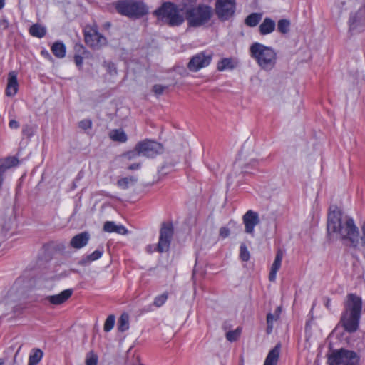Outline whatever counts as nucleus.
<instances>
[{"mask_svg":"<svg viewBox=\"0 0 365 365\" xmlns=\"http://www.w3.org/2000/svg\"><path fill=\"white\" fill-rule=\"evenodd\" d=\"M327 230L329 233H335L351 245L356 247L359 241V232L354 220L349 216L334 210L328 215Z\"/></svg>","mask_w":365,"mask_h":365,"instance_id":"1","label":"nucleus"},{"mask_svg":"<svg viewBox=\"0 0 365 365\" xmlns=\"http://www.w3.org/2000/svg\"><path fill=\"white\" fill-rule=\"evenodd\" d=\"M361 309V298L356 294H349L344 302V310L341 317V323L346 331L352 333L358 329Z\"/></svg>","mask_w":365,"mask_h":365,"instance_id":"2","label":"nucleus"},{"mask_svg":"<svg viewBox=\"0 0 365 365\" xmlns=\"http://www.w3.org/2000/svg\"><path fill=\"white\" fill-rule=\"evenodd\" d=\"M158 20L171 26L182 24L185 20V6H176L168 2L154 11Z\"/></svg>","mask_w":365,"mask_h":365,"instance_id":"3","label":"nucleus"},{"mask_svg":"<svg viewBox=\"0 0 365 365\" xmlns=\"http://www.w3.org/2000/svg\"><path fill=\"white\" fill-rule=\"evenodd\" d=\"M250 55L256 60L258 65L264 70H272L277 61V53L271 47L259 43H255L250 46Z\"/></svg>","mask_w":365,"mask_h":365,"instance_id":"4","label":"nucleus"},{"mask_svg":"<svg viewBox=\"0 0 365 365\" xmlns=\"http://www.w3.org/2000/svg\"><path fill=\"white\" fill-rule=\"evenodd\" d=\"M185 15L190 26H200L210 20L212 11L207 6H199L197 8L185 6Z\"/></svg>","mask_w":365,"mask_h":365,"instance_id":"5","label":"nucleus"},{"mask_svg":"<svg viewBox=\"0 0 365 365\" xmlns=\"http://www.w3.org/2000/svg\"><path fill=\"white\" fill-rule=\"evenodd\" d=\"M359 361L356 352L344 349L334 350L328 357L329 365H359Z\"/></svg>","mask_w":365,"mask_h":365,"instance_id":"6","label":"nucleus"},{"mask_svg":"<svg viewBox=\"0 0 365 365\" xmlns=\"http://www.w3.org/2000/svg\"><path fill=\"white\" fill-rule=\"evenodd\" d=\"M173 235V227L172 222H163L160 230L159 241L155 250L160 253L167 252L169 250Z\"/></svg>","mask_w":365,"mask_h":365,"instance_id":"7","label":"nucleus"},{"mask_svg":"<svg viewBox=\"0 0 365 365\" xmlns=\"http://www.w3.org/2000/svg\"><path fill=\"white\" fill-rule=\"evenodd\" d=\"M212 53L202 51L193 56L187 63V68L192 72H197L208 66L212 59Z\"/></svg>","mask_w":365,"mask_h":365,"instance_id":"8","label":"nucleus"},{"mask_svg":"<svg viewBox=\"0 0 365 365\" xmlns=\"http://www.w3.org/2000/svg\"><path fill=\"white\" fill-rule=\"evenodd\" d=\"M215 14L222 21L229 19L235 11V0H217Z\"/></svg>","mask_w":365,"mask_h":365,"instance_id":"9","label":"nucleus"},{"mask_svg":"<svg viewBox=\"0 0 365 365\" xmlns=\"http://www.w3.org/2000/svg\"><path fill=\"white\" fill-rule=\"evenodd\" d=\"M113 6L120 15L129 17H137V1L118 0L113 2Z\"/></svg>","mask_w":365,"mask_h":365,"instance_id":"10","label":"nucleus"},{"mask_svg":"<svg viewBox=\"0 0 365 365\" xmlns=\"http://www.w3.org/2000/svg\"><path fill=\"white\" fill-rule=\"evenodd\" d=\"M161 144L153 141L145 140L138 143V157L153 158L163 152Z\"/></svg>","mask_w":365,"mask_h":365,"instance_id":"11","label":"nucleus"},{"mask_svg":"<svg viewBox=\"0 0 365 365\" xmlns=\"http://www.w3.org/2000/svg\"><path fill=\"white\" fill-rule=\"evenodd\" d=\"M84 36L86 44L93 48H99L106 43V38L96 29L85 31Z\"/></svg>","mask_w":365,"mask_h":365,"instance_id":"12","label":"nucleus"},{"mask_svg":"<svg viewBox=\"0 0 365 365\" xmlns=\"http://www.w3.org/2000/svg\"><path fill=\"white\" fill-rule=\"evenodd\" d=\"M243 222L245 232L253 234L255 227L259 222L258 214L252 210H248L243 216Z\"/></svg>","mask_w":365,"mask_h":365,"instance_id":"13","label":"nucleus"},{"mask_svg":"<svg viewBox=\"0 0 365 365\" xmlns=\"http://www.w3.org/2000/svg\"><path fill=\"white\" fill-rule=\"evenodd\" d=\"M18 88L17 73L15 71H11L8 75L6 95L9 97L14 96L18 91Z\"/></svg>","mask_w":365,"mask_h":365,"instance_id":"14","label":"nucleus"},{"mask_svg":"<svg viewBox=\"0 0 365 365\" xmlns=\"http://www.w3.org/2000/svg\"><path fill=\"white\" fill-rule=\"evenodd\" d=\"M73 290L71 289H65L58 294L51 295L46 297L51 304L54 305H60L67 301L72 295Z\"/></svg>","mask_w":365,"mask_h":365,"instance_id":"15","label":"nucleus"},{"mask_svg":"<svg viewBox=\"0 0 365 365\" xmlns=\"http://www.w3.org/2000/svg\"><path fill=\"white\" fill-rule=\"evenodd\" d=\"M90 235L87 232H83L75 235L71 240L70 245L72 247L80 249L88 244Z\"/></svg>","mask_w":365,"mask_h":365,"instance_id":"16","label":"nucleus"},{"mask_svg":"<svg viewBox=\"0 0 365 365\" xmlns=\"http://www.w3.org/2000/svg\"><path fill=\"white\" fill-rule=\"evenodd\" d=\"M283 255V252L281 250H279L276 254L274 261L272 265L271 271L269 274V279L272 282H274L276 279L277 272L281 267Z\"/></svg>","mask_w":365,"mask_h":365,"instance_id":"17","label":"nucleus"},{"mask_svg":"<svg viewBox=\"0 0 365 365\" xmlns=\"http://www.w3.org/2000/svg\"><path fill=\"white\" fill-rule=\"evenodd\" d=\"M280 352V345H276L268 353L264 365H277Z\"/></svg>","mask_w":365,"mask_h":365,"instance_id":"18","label":"nucleus"},{"mask_svg":"<svg viewBox=\"0 0 365 365\" xmlns=\"http://www.w3.org/2000/svg\"><path fill=\"white\" fill-rule=\"evenodd\" d=\"M276 24L274 20L270 18H265L259 26V32L262 35H267L274 31Z\"/></svg>","mask_w":365,"mask_h":365,"instance_id":"19","label":"nucleus"},{"mask_svg":"<svg viewBox=\"0 0 365 365\" xmlns=\"http://www.w3.org/2000/svg\"><path fill=\"white\" fill-rule=\"evenodd\" d=\"M236 65V62L232 58H225L217 63V68L219 71L232 70L235 68Z\"/></svg>","mask_w":365,"mask_h":365,"instance_id":"20","label":"nucleus"},{"mask_svg":"<svg viewBox=\"0 0 365 365\" xmlns=\"http://www.w3.org/2000/svg\"><path fill=\"white\" fill-rule=\"evenodd\" d=\"M43 356V351L40 349H34L31 350L29 358L28 365H37Z\"/></svg>","mask_w":365,"mask_h":365,"instance_id":"21","label":"nucleus"},{"mask_svg":"<svg viewBox=\"0 0 365 365\" xmlns=\"http://www.w3.org/2000/svg\"><path fill=\"white\" fill-rule=\"evenodd\" d=\"M51 51L56 57L62 58L66 55V46L62 42L56 41L51 46Z\"/></svg>","mask_w":365,"mask_h":365,"instance_id":"22","label":"nucleus"},{"mask_svg":"<svg viewBox=\"0 0 365 365\" xmlns=\"http://www.w3.org/2000/svg\"><path fill=\"white\" fill-rule=\"evenodd\" d=\"M109 137L115 142L125 143L127 140V135L121 129L112 130L109 133Z\"/></svg>","mask_w":365,"mask_h":365,"instance_id":"23","label":"nucleus"},{"mask_svg":"<svg viewBox=\"0 0 365 365\" xmlns=\"http://www.w3.org/2000/svg\"><path fill=\"white\" fill-rule=\"evenodd\" d=\"M29 33L32 36L41 38L46 35V29L43 26L35 24L30 27Z\"/></svg>","mask_w":365,"mask_h":365,"instance_id":"24","label":"nucleus"},{"mask_svg":"<svg viewBox=\"0 0 365 365\" xmlns=\"http://www.w3.org/2000/svg\"><path fill=\"white\" fill-rule=\"evenodd\" d=\"M262 18V14L260 13H252L245 19V24L250 27L256 26Z\"/></svg>","mask_w":365,"mask_h":365,"instance_id":"25","label":"nucleus"},{"mask_svg":"<svg viewBox=\"0 0 365 365\" xmlns=\"http://www.w3.org/2000/svg\"><path fill=\"white\" fill-rule=\"evenodd\" d=\"M103 252V250L102 249L101 250L98 249V250H95L93 253H91V254L87 255L86 257L83 258L81 260L80 264L82 265H86L93 261L97 260L101 257Z\"/></svg>","mask_w":365,"mask_h":365,"instance_id":"26","label":"nucleus"},{"mask_svg":"<svg viewBox=\"0 0 365 365\" xmlns=\"http://www.w3.org/2000/svg\"><path fill=\"white\" fill-rule=\"evenodd\" d=\"M19 160L15 157H8L5 158L0 165V170L5 172L6 170L17 165Z\"/></svg>","mask_w":365,"mask_h":365,"instance_id":"27","label":"nucleus"},{"mask_svg":"<svg viewBox=\"0 0 365 365\" xmlns=\"http://www.w3.org/2000/svg\"><path fill=\"white\" fill-rule=\"evenodd\" d=\"M129 328V316L127 313H123L119 318L118 329L120 331H125Z\"/></svg>","mask_w":365,"mask_h":365,"instance_id":"28","label":"nucleus"},{"mask_svg":"<svg viewBox=\"0 0 365 365\" xmlns=\"http://www.w3.org/2000/svg\"><path fill=\"white\" fill-rule=\"evenodd\" d=\"M279 319V313H277V314H272V313H269L267 314V333L268 334H270L273 330V324L274 322H276L277 320H278Z\"/></svg>","mask_w":365,"mask_h":365,"instance_id":"29","label":"nucleus"},{"mask_svg":"<svg viewBox=\"0 0 365 365\" xmlns=\"http://www.w3.org/2000/svg\"><path fill=\"white\" fill-rule=\"evenodd\" d=\"M290 22L287 19H281L278 21L277 29L282 34H287L289 30Z\"/></svg>","mask_w":365,"mask_h":365,"instance_id":"30","label":"nucleus"},{"mask_svg":"<svg viewBox=\"0 0 365 365\" xmlns=\"http://www.w3.org/2000/svg\"><path fill=\"white\" fill-rule=\"evenodd\" d=\"M115 322V317L114 315H109L105 321L103 329L105 331H110L114 327Z\"/></svg>","mask_w":365,"mask_h":365,"instance_id":"31","label":"nucleus"},{"mask_svg":"<svg viewBox=\"0 0 365 365\" xmlns=\"http://www.w3.org/2000/svg\"><path fill=\"white\" fill-rule=\"evenodd\" d=\"M250 252L245 244H242L240 250V257L244 262H247L250 259Z\"/></svg>","mask_w":365,"mask_h":365,"instance_id":"32","label":"nucleus"},{"mask_svg":"<svg viewBox=\"0 0 365 365\" xmlns=\"http://www.w3.org/2000/svg\"><path fill=\"white\" fill-rule=\"evenodd\" d=\"M135 182V179L133 178H123L118 181V185L123 188L126 189L128 187L129 185L133 184Z\"/></svg>","mask_w":365,"mask_h":365,"instance_id":"33","label":"nucleus"},{"mask_svg":"<svg viewBox=\"0 0 365 365\" xmlns=\"http://www.w3.org/2000/svg\"><path fill=\"white\" fill-rule=\"evenodd\" d=\"M240 335V329H237L234 331H230L226 334V338L230 341H236Z\"/></svg>","mask_w":365,"mask_h":365,"instance_id":"34","label":"nucleus"},{"mask_svg":"<svg viewBox=\"0 0 365 365\" xmlns=\"http://www.w3.org/2000/svg\"><path fill=\"white\" fill-rule=\"evenodd\" d=\"M167 299H168V295L166 294H161L160 296H158L155 299L154 304L156 307H160V306H162L163 304H165V302H166Z\"/></svg>","mask_w":365,"mask_h":365,"instance_id":"35","label":"nucleus"},{"mask_svg":"<svg viewBox=\"0 0 365 365\" xmlns=\"http://www.w3.org/2000/svg\"><path fill=\"white\" fill-rule=\"evenodd\" d=\"M78 126L84 130L90 129L92 127V121L89 119L82 120L78 123Z\"/></svg>","mask_w":365,"mask_h":365,"instance_id":"36","label":"nucleus"},{"mask_svg":"<svg viewBox=\"0 0 365 365\" xmlns=\"http://www.w3.org/2000/svg\"><path fill=\"white\" fill-rule=\"evenodd\" d=\"M116 228V225L114 222L107 221L103 225V230L107 232H114V230Z\"/></svg>","mask_w":365,"mask_h":365,"instance_id":"37","label":"nucleus"},{"mask_svg":"<svg viewBox=\"0 0 365 365\" xmlns=\"http://www.w3.org/2000/svg\"><path fill=\"white\" fill-rule=\"evenodd\" d=\"M148 12V6L142 2L138 1V17L143 16Z\"/></svg>","mask_w":365,"mask_h":365,"instance_id":"38","label":"nucleus"},{"mask_svg":"<svg viewBox=\"0 0 365 365\" xmlns=\"http://www.w3.org/2000/svg\"><path fill=\"white\" fill-rule=\"evenodd\" d=\"M230 234V231L229 230V228L226 227H220V230H219V236L220 237H221L222 239H225L226 237H227Z\"/></svg>","mask_w":365,"mask_h":365,"instance_id":"39","label":"nucleus"},{"mask_svg":"<svg viewBox=\"0 0 365 365\" xmlns=\"http://www.w3.org/2000/svg\"><path fill=\"white\" fill-rule=\"evenodd\" d=\"M98 363V357L97 356L92 354L91 356L87 357L86 360V365H97Z\"/></svg>","mask_w":365,"mask_h":365,"instance_id":"40","label":"nucleus"},{"mask_svg":"<svg viewBox=\"0 0 365 365\" xmlns=\"http://www.w3.org/2000/svg\"><path fill=\"white\" fill-rule=\"evenodd\" d=\"M165 88V86L161 85H155L153 86V90L156 95H161L164 92Z\"/></svg>","mask_w":365,"mask_h":365,"instance_id":"41","label":"nucleus"},{"mask_svg":"<svg viewBox=\"0 0 365 365\" xmlns=\"http://www.w3.org/2000/svg\"><path fill=\"white\" fill-rule=\"evenodd\" d=\"M106 66L108 68V71L110 72V74H113V73H116V68L114 65V63L111 62L106 63Z\"/></svg>","mask_w":365,"mask_h":365,"instance_id":"42","label":"nucleus"},{"mask_svg":"<svg viewBox=\"0 0 365 365\" xmlns=\"http://www.w3.org/2000/svg\"><path fill=\"white\" fill-rule=\"evenodd\" d=\"M9 26V22L6 19H0V29L1 30H5Z\"/></svg>","mask_w":365,"mask_h":365,"instance_id":"43","label":"nucleus"},{"mask_svg":"<svg viewBox=\"0 0 365 365\" xmlns=\"http://www.w3.org/2000/svg\"><path fill=\"white\" fill-rule=\"evenodd\" d=\"M74 61L78 67H81L83 64V57L79 55H76L74 56Z\"/></svg>","mask_w":365,"mask_h":365,"instance_id":"44","label":"nucleus"},{"mask_svg":"<svg viewBox=\"0 0 365 365\" xmlns=\"http://www.w3.org/2000/svg\"><path fill=\"white\" fill-rule=\"evenodd\" d=\"M125 232V229L124 226L123 225H117L116 228L114 230V232L118 233V234H123Z\"/></svg>","mask_w":365,"mask_h":365,"instance_id":"45","label":"nucleus"},{"mask_svg":"<svg viewBox=\"0 0 365 365\" xmlns=\"http://www.w3.org/2000/svg\"><path fill=\"white\" fill-rule=\"evenodd\" d=\"M9 127L12 129H16L19 127V123L15 120H11L9 121Z\"/></svg>","mask_w":365,"mask_h":365,"instance_id":"46","label":"nucleus"},{"mask_svg":"<svg viewBox=\"0 0 365 365\" xmlns=\"http://www.w3.org/2000/svg\"><path fill=\"white\" fill-rule=\"evenodd\" d=\"M155 247H156V246H155V245H148L147 247V250L149 252H152L153 251H157L156 250H155Z\"/></svg>","mask_w":365,"mask_h":365,"instance_id":"47","label":"nucleus"},{"mask_svg":"<svg viewBox=\"0 0 365 365\" xmlns=\"http://www.w3.org/2000/svg\"><path fill=\"white\" fill-rule=\"evenodd\" d=\"M135 156V153L133 152H131V153H128L127 154L125 155V157L128 158V159H131L132 158H133Z\"/></svg>","mask_w":365,"mask_h":365,"instance_id":"48","label":"nucleus"},{"mask_svg":"<svg viewBox=\"0 0 365 365\" xmlns=\"http://www.w3.org/2000/svg\"><path fill=\"white\" fill-rule=\"evenodd\" d=\"M136 168H137V165L135 163L132 164L131 165H130L128 167V169H130V170H135Z\"/></svg>","mask_w":365,"mask_h":365,"instance_id":"49","label":"nucleus"},{"mask_svg":"<svg viewBox=\"0 0 365 365\" xmlns=\"http://www.w3.org/2000/svg\"><path fill=\"white\" fill-rule=\"evenodd\" d=\"M280 312H281V307H278L276 309L274 314L279 313V315H280Z\"/></svg>","mask_w":365,"mask_h":365,"instance_id":"50","label":"nucleus"},{"mask_svg":"<svg viewBox=\"0 0 365 365\" xmlns=\"http://www.w3.org/2000/svg\"><path fill=\"white\" fill-rule=\"evenodd\" d=\"M4 6V1L0 0V9H2Z\"/></svg>","mask_w":365,"mask_h":365,"instance_id":"51","label":"nucleus"},{"mask_svg":"<svg viewBox=\"0 0 365 365\" xmlns=\"http://www.w3.org/2000/svg\"><path fill=\"white\" fill-rule=\"evenodd\" d=\"M135 351H133V354H135ZM133 353V349L132 348L130 349V350L128 351V356H130L131 354Z\"/></svg>","mask_w":365,"mask_h":365,"instance_id":"52","label":"nucleus"},{"mask_svg":"<svg viewBox=\"0 0 365 365\" xmlns=\"http://www.w3.org/2000/svg\"><path fill=\"white\" fill-rule=\"evenodd\" d=\"M4 360L3 359H0V365H4Z\"/></svg>","mask_w":365,"mask_h":365,"instance_id":"53","label":"nucleus"},{"mask_svg":"<svg viewBox=\"0 0 365 365\" xmlns=\"http://www.w3.org/2000/svg\"><path fill=\"white\" fill-rule=\"evenodd\" d=\"M42 53H44V55H48L49 56L48 53L47 51H46V53H44V51H42Z\"/></svg>","mask_w":365,"mask_h":365,"instance_id":"54","label":"nucleus"},{"mask_svg":"<svg viewBox=\"0 0 365 365\" xmlns=\"http://www.w3.org/2000/svg\"><path fill=\"white\" fill-rule=\"evenodd\" d=\"M42 53H44V55H48L49 56L48 53L47 51H46V53H44V51H42Z\"/></svg>","mask_w":365,"mask_h":365,"instance_id":"55","label":"nucleus"},{"mask_svg":"<svg viewBox=\"0 0 365 365\" xmlns=\"http://www.w3.org/2000/svg\"><path fill=\"white\" fill-rule=\"evenodd\" d=\"M42 53H44V55H48L49 56L48 53L47 51H46V53H44V51H42Z\"/></svg>","mask_w":365,"mask_h":365,"instance_id":"56","label":"nucleus"},{"mask_svg":"<svg viewBox=\"0 0 365 365\" xmlns=\"http://www.w3.org/2000/svg\"><path fill=\"white\" fill-rule=\"evenodd\" d=\"M329 305V302H327V304H326L327 307H328Z\"/></svg>","mask_w":365,"mask_h":365,"instance_id":"57","label":"nucleus"},{"mask_svg":"<svg viewBox=\"0 0 365 365\" xmlns=\"http://www.w3.org/2000/svg\"><path fill=\"white\" fill-rule=\"evenodd\" d=\"M138 365H143V364H140V363L138 362Z\"/></svg>","mask_w":365,"mask_h":365,"instance_id":"58","label":"nucleus"},{"mask_svg":"<svg viewBox=\"0 0 365 365\" xmlns=\"http://www.w3.org/2000/svg\"><path fill=\"white\" fill-rule=\"evenodd\" d=\"M131 365H133V364H131Z\"/></svg>","mask_w":365,"mask_h":365,"instance_id":"59","label":"nucleus"}]
</instances>
